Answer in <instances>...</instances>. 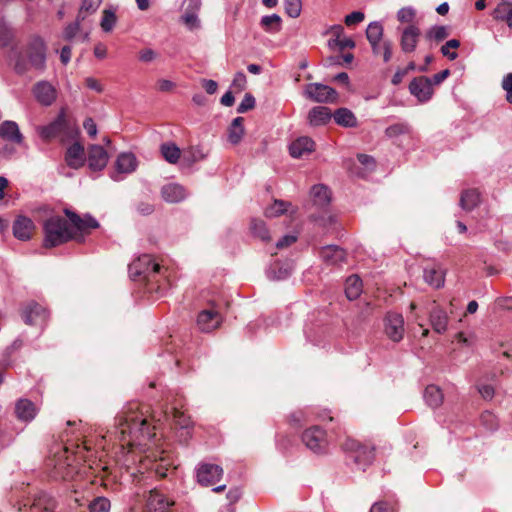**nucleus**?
I'll use <instances>...</instances> for the list:
<instances>
[{
  "mask_svg": "<svg viewBox=\"0 0 512 512\" xmlns=\"http://www.w3.org/2000/svg\"><path fill=\"white\" fill-rule=\"evenodd\" d=\"M460 46V41L457 39H450L448 40L442 47H441V53L443 56L447 57L449 60H455L458 57V54L456 52H451L452 49H456Z\"/></svg>",
  "mask_w": 512,
  "mask_h": 512,
  "instance_id": "nucleus-52",
  "label": "nucleus"
},
{
  "mask_svg": "<svg viewBox=\"0 0 512 512\" xmlns=\"http://www.w3.org/2000/svg\"><path fill=\"white\" fill-rule=\"evenodd\" d=\"M416 17V10L412 6H405L398 10L397 20L400 23L412 24Z\"/></svg>",
  "mask_w": 512,
  "mask_h": 512,
  "instance_id": "nucleus-48",
  "label": "nucleus"
},
{
  "mask_svg": "<svg viewBox=\"0 0 512 512\" xmlns=\"http://www.w3.org/2000/svg\"><path fill=\"white\" fill-rule=\"evenodd\" d=\"M110 501L106 497H96L89 504L90 512H109Z\"/></svg>",
  "mask_w": 512,
  "mask_h": 512,
  "instance_id": "nucleus-46",
  "label": "nucleus"
},
{
  "mask_svg": "<svg viewBox=\"0 0 512 512\" xmlns=\"http://www.w3.org/2000/svg\"><path fill=\"white\" fill-rule=\"evenodd\" d=\"M32 93L36 101L45 107L51 106L57 99L56 88L46 80L37 82L32 88Z\"/></svg>",
  "mask_w": 512,
  "mask_h": 512,
  "instance_id": "nucleus-10",
  "label": "nucleus"
},
{
  "mask_svg": "<svg viewBox=\"0 0 512 512\" xmlns=\"http://www.w3.org/2000/svg\"><path fill=\"white\" fill-rule=\"evenodd\" d=\"M404 319L401 314L389 312L385 318V333L394 342H399L404 335Z\"/></svg>",
  "mask_w": 512,
  "mask_h": 512,
  "instance_id": "nucleus-13",
  "label": "nucleus"
},
{
  "mask_svg": "<svg viewBox=\"0 0 512 512\" xmlns=\"http://www.w3.org/2000/svg\"><path fill=\"white\" fill-rule=\"evenodd\" d=\"M291 203L283 200H274V202L265 209V216L268 218L278 217L288 212Z\"/></svg>",
  "mask_w": 512,
  "mask_h": 512,
  "instance_id": "nucleus-40",
  "label": "nucleus"
},
{
  "mask_svg": "<svg viewBox=\"0 0 512 512\" xmlns=\"http://www.w3.org/2000/svg\"><path fill=\"white\" fill-rule=\"evenodd\" d=\"M410 131V127L406 123H396L390 125L385 130V135L389 138H394L403 134H407Z\"/></svg>",
  "mask_w": 512,
  "mask_h": 512,
  "instance_id": "nucleus-50",
  "label": "nucleus"
},
{
  "mask_svg": "<svg viewBox=\"0 0 512 512\" xmlns=\"http://www.w3.org/2000/svg\"><path fill=\"white\" fill-rule=\"evenodd\" d=\"M138 161L136 156L131 152H124L118 155L115 162L116 173L111 175L114 181H120V174H130L136 170Z\"/></svg>",
  "mask_w": 512,
  "mask_h": 512,
  "instance_id": "nucleus-15",
  "label": "nucleus"
},
{
  "mask_svg": "<svg viewBox=\"0 0 512 512\" xmlns=\"http://www.w3.org/2000/svg\"><path fill=\"white\" fill-rule=\"evenodd\" d=\"M64 213L76 230L85 232L88 229H95L99 227L98 221L89 214H86L81 218L78 214L69 209H65Z\"/></svg>",
  "mask_w": 512,
  "mask_h": 512,
  "instance_id": "nucleus-24",
  "label": "nucleus"
},
{
  "mask_svg": "<svg viewBox=\"0 0 512 512\" xmlns=\"http://www.w3.org/2000/svg\"><path fill=\"white\" fill-rule=\"evenodd\" d=\"M292 270V263H287L285 265L275 263L274 265L268 268L266 274L270 280H284L291 274Z\"/></svg>",
  "mask_w": 512,
  "mask_h": 512,
  "instance_id": "nucleus-35",
  "label": "nucleus"
},
{
  "mask_svg": "<svg viewBox=\"0 0 512 512\" xmlns=\"http://www.w3.org/2000/svg\"><path fill=\"white\" fill-rule=\"evenodd\" d=\"M321 260L327 265H339L346 259V252L337 245H326L320 248L318 252Z\"/></svg>",
  "mask_w": 512,
  "mask_h": 512,
  "instance_id": "nucleus-18",
  "label": "nucleus"
},
{
  "mask_svg": "<svg viewBox=\"0 0 512 512\" xmlns=\"http://www.w3.org/2000/svg\"><path fill=\"white\" fill-rule=\"evenodd\" d=\"M501 87L506 92V101L512 104V73H508L503 77Z\"/></svg>",
  "mask_w": 512,
  "mask_h": 512,
  "instance_id": "nucleus-57",
  "label": "nucleus"
},
{
  "mask_svg": "<svg viewBox=\"0 0 512 512\" xmlns=\"http://www.w3.org/2000/svg\"><path fill=\"white\" fill-rule=\"evenodd\" d=\"M244 135L243 118L236 117L228 128V140L230 143L238 144Z\"/></svg>",
  "mask_w": 512,
  "mask_h": 512,
  "instance_id": "nucleus-39",
  "label": "nucleus"
},
{
  "mask_svg": "<svg viewBox=\"0 0 512 512\" xmlns=\"http://www.w3.org/2000/svg\"><path fill=\"white\" fill-rule=\"evenodd\" d=\"M44 246L46 248L59 246L74 237L73 229L68 221L60 216H51L44 224Z\"/></svg>",
  "mask_w": 512,
  "mask_h": 512,
  "instance_id": "nucleus-3",
  "label": "nucleus"
},
{
  "mask_svg": "<svg viewBox=\"0 0 512 512\" xmlns=\"http://www.w3.org/2000/svg\"><path fill=\"white\" fill-rule=\"evenodd\" d=\"M370 512H395V510L386 502L380 501L372 505Z\"/></svg>",
  "mask_w": 512,
  "mask_h": 512,
  "instance_id": "nucleus-62",
  "label": "nucleus"
},
{
  "mask_svg": "<svg viewBox=\"0 0 512 512\" xmlns=\"http://www.w3.org/2000/svg\"><path fill=\"white\" fill-rule=\"evenodd\" d=\"M424 280L433 288L439 289L444 286L445 273L440 267H427L424 269Z\"/></svg>",
  "mask_w": 512,
  "mask_h": 512,
  "instance_id": "nucleus-31",
  "label": "nucleus"
},
{
  "mask_svg": "<svg viewBox=\"0 0 512 512\" xmlns=\"http://www.w3.org/2000/svg\"><path fill=\"white\" fill-rule=\"evenodd\" d=\"M109 156L107 151L100 145H92L88 153V166L92 171H101L108 163Z\"/></svg>",
  "mask_w": 512,
  "mask_h": 512,
  "instance_id": "nucleus-17",
  "label": "nucleus"
},
{
  "mask_svg": "<svg viewBox=\"0 0 512 512\" xmlns=\"http://www.w3.org/2000/svg\"><path fill=\"white\" fill-rule=\"evenodd\" d=\"M343 448L347 459L352 461L360 470H365L374 459L373 448L363 445L355 439H347Z\"/></svg>",
  "mask_w": 512,
  "mask_h": 512,
  "instance_id": "nucleus-4",
  "label": "nucleus"
},
{
  "mask_svg": "<svg viewBox=\"0 0 512 512\" xmlns=\"http://www.w3.org/2000/svg\"><path fill=\"white\" fill-rule=\"evenodd\" d=\"M66 113L62 109L58 116L49 124L37 127V132L43 140H50L58 136L66 127Z\"/></svg>",
  "mask_w": 512,
  "mask_h": 512,
  "instance_id": "nucleus-14",
  "label": "nucleus"
},
{
  "mask_svg": "<svg viewBox=\"0 0 512 512\" xmlns=\"http://www.w3.org/2000/svg\"><path fill=\"white\" fill-rule=\"evenodd\" d=\"M34 224L31 219L19 216L13 223V235L22 241L30 239Z\"/></svg>",
  "mask_w": 512,
  "mask_h": 512,
  "instance_id": "nucleus-28",
  "label": "nucleus"
},
{
  "mask_svg": "<svg viewBox=\"0 0 512 512\" xmlns=\"http://www.w3.org/2000/svg\"><path fill=\"white\" fill-rule=\"evenodd\" d=\"M38 413L37 406L29 399H19L15 404V415L19 421L30 422Z\"/></svg>",
  "mask_w": 512,
  "mask_h": 512,
  "instance_id": "nucleus-23",
  "label": "nucleus"
},
{
  "mask_svg": "<svg viewBox=\"0 0 512 512\" xmlns=\"http://www.w3.org/2000/svg\"><path fill=\"white\" fill-rule=\"evenodd\" d=\"M492 17L497 21H504L512 30V0H500L492 12Z\"/></svg>",
  "mask_w": 512,
  "mask_h": 512,
  "instance_id": "nucleus-29",
  "label": "nucleus"
},
{
  "mask_svg": "<svg viewBox=\"0 0 512 512\" xmlns=\"http://www.w3.org/2000/svg\"><path fill=\"white\" fill-rule=\"evenodd\" d=\"M449 35L448 28L444 25H435L430 27L426 32L427 40H434L440 42Z\"/></svg>",
  "mask_w": 512,
  "mask_h": 512,
  "instance_id": "nucleus-43",
  "label": "nucleus"
},
{
  "mask_svg": "<svg viewBox=\"0 0 512 512\" xmlns=\"http://www.w3.org/2000/svg\"><path fill=\"white\" fill-rule=\"evenodd\" d=\"M314 150V141L307 137L302 136L293 141L289 146L290 155L293 158H301Z\"/></svg>",
  "mask_w": 512,
  "mask_h": 512,
  "instance_id": "nucleus-26",
  "label": "nucleus"
},
{
  "mask_svg": "<svg viewBox=\"0 0 512 512\" xmlns=\"http://www.w3.org/2000/svg\"><path fill=\"white\" fill-rule=\"evenodd\" d=\"M282 19L281 17L274 13L270 15H265L260 20V25L264 31L267 33H278L281 30Z\"/></svg>",
  "mask_w": 512,
  "mask_h": 512,
  "instance_id": "nucleus-38",
  "label": "nucleus"
},
{
  "mask_svg": "<svg viewBox=\"0 0 512 512\" xmlns=\"http://www.w3.org/2000/svg\"><path fill=\"white\" fill-rule=\"evenodd\" d=\"M409 92L419 102H428L433 96L432 80L426 76L413 78L409 84Z\"/></svg>",
  "mask_w": 512,
  "mask_h": 512,
  "instance_id": "nucleus-8",
  "label": "nucleus"
},
{
  "mask_svg": "<svg viewBox=\"0 0 512 512\" xmlns=\"http://www.w3.org/2000/svg\"><path fill=\"white\" fill-rule=\"evenodd\" d=\"M252 233L260 238L262 241H269L270 235L264 221L260 219H253L251 222Z\"/></svg>",
  "mask_w": 512,
  "mask_h": 512,
  "instance_id": "nucleus-44",
  "label": "nucleus"
},
{
  "mask_svg": "<svg viewBox=\"0 0 512 512\" xmlns=\"http://www.w3.org/2000/svg\"><path fill=\"white\" fill-rule=\"evenodd\" d=\"M297 240V236L293 234L284 235L280 240L277 241L276 247L282 249L284 247H288L291 244L295 243Z\"/></svg>",
  "mask_w": 512,
  "mask_h": 512,
  "instance_id": "nucleus-60",
  "label": "nucleus"
},
{
  "mask_svg": "<svg viewBox=\"0 0 512 512\" xmlns=\"http://www.w3.org/2000/svg\"><path fill=\"white\" fill-rule=\"evenodd\" d=\"M14 38V33L11 27L3 20H0V45L3 47L8 46Z\"/></svg>",
  "mask_w": 512,
  "mask_h": 512,
  "instance_id": "nucleus-47",
  "label": "nucleus"
},
{
  "mask_svg": "<svg viewBox=\"0 0 512 512\" xmlns=\"http://www.w3.org/2000/svg\"><path fill=\"white\" fill-rule=\"evenodd\" d=\"M116 24V15L111 10H104L101 19V27L103 31L110 32Z\"/></svg>",
  "mask_w": 512,
  "mask_h": 512,
  "instance_id": "nucleus-53",
  "label": "nucleus"
},
{
  "mask_svg": "<svg viewBox=\"0 0 512 512\" xmlns=\"http://www.w3.org/2000/svg\"><path fill=\"white\" fill-rule=\"evenodd\" d=\"M362 293V281L357 275L347 278L345 284V294L349 300L357 299Z\"/></svg>",
  "mask_w": 512,
  "mask_h": 512,
  "instance_id": "nucleus-37",
  "label": "nucleus"
},
{
  "mask_svg": "<svg viewBox=\"0 0 512 512\" xmlns=\"http://www.w3.org/2000/svg\"><path fill=\"white\" fill-rule=\"evenodd\" d=\"M83 127L90 137L97 135V126L92 118H87L83 123Z\"/></svg>",
  "mask_w": 512,
  "mask_h": 512,
  "instance_id": "nucleus-63",
  "label": "nucleus"
},
{
  "mask_svg": "<svg viewBox=\"0 0 512 512\" xmlns=\"http://www.w3.org/2000/svg\"><path fill=\"white\" fill-rule=\"evenodd\" d=\"M302 442L316 454L325 453L328 450V439L326 431L319 426L306 429L302 434Z\"/></svg>",
  "mask_w": 512,
  "mask_h": 512,
  "instance_id": "nucleus-5",
  "label": "nucleus"
},
{
  "mask_svg": "<svg viewBox=\"0 0 512 512\" xmlns=\"http://www.w3.org/2000/svg\"><path fill=\"white\" fill-rule=\"evenodd\" d=\"M85 84L89 89H91L97 93L103 92V86L97 79H95L93 77H87L85 79Z\"/></svg>",
  "mask_w": 512,
  "mask_h": 512,
  "instance_id": "nucleus-64",
  "label": "nucleus"
},
{
  "mask_svg": "<svg viewBox=\"0 0 512 512\" xmlns=\"http://www.w3.org/2000/svg\"><path fill=\"white\" fill-rule=\"evenodd\" d=\"M172 409L173 417L177 425H179L182 429L189 428L191 424L190 418L186 416L184 412L180 411L176 406H174Z\"/></svg>",
  "mask_w": 512,
  "mask_h": 512,
  "instance_id": "nucleus-55",
  "label": "nucleus"
},
{
  "mask_svg": "<svg viewBox=\"0 0 512 512\" xmlns=\"http://www.w3.org/2000/svg\"><path fill=\"white\" fill-rule=\"evenodd\" d=\"M185 11L181 16L182 23L190 30H196L201 27V22L198 17L201 0H185Z\"/></svg>",
  "mask_w": 512,
  "mask_h": 512,
  "instance_id": "nucleus-12",
  "label": "nucleus"
},
{
  "mask_svg": "<svg viewBox=\"0 0 512 512\" xmlns=\"http://www.w3.org/2000/svg\"><path fill=\"white\" fill-rule=\"evenodd\" d=\"M421 30L415 24H410L404 27L400 34V48L403 53L410 54L413 53L420 41Z\"/></svg>",
  "mask_w": 512,
  "mask_h": 512,
  "instance_id": "nucleus-9",
  "label": "nucleus"
},
{
  "mask_svg": "<svg viewBox=\"0 0 512 512\" xmlns=\"http://www.w3.org/2000/svg\"><path fill=\"white\" fill-rule=\"evenodd\" d=\"M480 203V194L476 189H467L460 197V207L465 211H471Z\"/></svg>",
  "mask_w": 512,
  "mask_h": 512,
  "instance_id": "nucleus-34",
  "label": "nucleus"
},
{
  "mask_svg": "<svg viewBox=\"0 0 512 512\" xmlns=\"http://www.w3.org/2000/svg\"><path fill=\"white\" fill-rule=\"evenodd\" d=\"M81 20H83L82 17L78 15L76 21L69 23L65 26L62 33V37L64 40L72 41L78 35V33L81 30Z\"/></svg>",
  "mask_w": 512,
  "mask_h": 512,
  "instance_id": "nucleus-45",
  "label": "nucleus"
},
{
  "mask_svg": "<svg viewBox=\"0 0 512 512\" xmlns=\"http://www.w3.org/2000/svg\"><path fill=\"white\" fill-rule=\"evenodd\" d=\"M366 37L370 44L380 42L383 37V26L378 21L369 23L366 29Z\"/></svg>",
  "mask_w": 512,
  "mask_h": 512,
  "instance_id": "nucleus-42",
  "label": "nucleus"
},
{
  "mask_svg": "<svg viewBox=\"0 0 512 512\" xmlns=\"http://www.w3.org/2000/svg\"><path fill=\"white\" fill-rule=\"evenodd\" d=\"M86 155L84 146L79 142H75L70 145L65 153L66 164L73 169H78L85 164Z\"/></svg>",
  "mask_w": 512,
  "mask_h": 512,
  "instance_id": "nucleus-21",
  "label": "nucleus"
},
{
  "mask_svg": "<svg viewBox=\"0 0 512 512\" xmlns=\"http://www.w3.org/2000/svg\"><path fill=\"white\" fill-rule=\"evenodd\" d=\"M305 96L317 103H334L338 93L335 89L321 83H310L305 88Z\"/></svg>",
  "mask_w": 512,
  "mask_h": 512,
  "instance_id": "nucleus-7",
  "label": "nucleus"
},
{
  "mask_svg": "<svg viewBox=\"0 0 512 512\" xmlns=\"http://www.w3.org/2000/svg\"><path fill=\"white\" fill-rule=\"evenodd\" d=\"M128 271L133 280L138 277L149 278L160 271V265L154 261L151 255L144 254L129 265Z\"/></svg>",
  "mask_w": 512,
  "mask_h": 512,
  "instance_id": "nucleus-6",
  "label": "nucleus"
},
{
  "mask_svg": "<svg viewBox=\"0 0 512 512\" xmlns=\"http://www.w3.org/2000/svg\"><path fill=\"white\" fill-rule=\"evenodd\" d=\"M333 118L335 122L340 126L349 128L357 126V118L348 108H338L333 113Z\"/></svg>",
  "mask_w": 512,
  "mask_h": 512,
  "instance_id": "nucleus-33",
  "label": "nucleus"
},
{
  "mask_svg": "<svg viewBox=\"0 0 512 512\" xmlns=\"http://www.w3.org/2000/svg\"><path fill=\"white\" fill-rule=\"evenodd\" d=\"M365 18V15L361 11H354L345 16L344 22L347 26H352L354 24H358L362 22Z\"/></svg>",
  "mask_w": 512,
  "mask_h": 512,
  "instance_id": "nucleus-58",
  "label": "nucleus"
},
{
  "mask_svg": "<svg viewBox=\"0 0 512 512\" xmlns=\"http://www.w3.org/2000/svg\"><path fill=\"white\" fill-rule=\"evenodd\" d=\"M197 480L203 486L215 485L223 475V469L217 464L202 463L197 468Z\"/></svg>",
  "mask_w": 512,
  "mask_h": 512,
  "instance_id": "nucleus-11",
  "label": "nucleus"
},
{
  "mask_svg": "<svg viewBox=\"0 0 512 512\" xmlns=\"http://www.w3.org/2000/svg\"><path fill=\"white\" fill-rule=\"evenodd\" d=\"M115 435L122 443V448L126 445L141 450L155 437L144 414L132 408L117 417Z\"/></svg>",
  "mask_w": 512,
  "mask_h": 512,
  "instance_id": "nucleus-1",
  "label": "nucleus"
},
{
  "mask_svg": "<svg viewBox=\"0 0 512 512\" xmlns=\"http://www.w3.org/2000/svg\"><path fill=\"white\" fill-rule=\"evenodd\" d=\"M102 0H82L79 15L83 13L82 19H85L87 14H93L97 11Z\"/></svg>",
  "mask_w": 512,
  "mask_h": 512,
  "instance_id": "nucleus-51",
  "label": "nucleus"
},
{
  "mask_svg": "<svg viewBox=\"0 0 512 512\" xmlns=\"http://www.w3.org/2000/svg\"><path fill=\"white\" fill-rule=\"evenodd\" d=\"M228 498L230 499V503L229 504H226L224 505L220 510L219 512H234V507H233V504L232 502L238 500L239 498V492L238 490H235V491H229L228 493Z\"/></svg>",
  "mask_w": 512,
  "mask_h": 512,
  "instance_id": "nucleus-59",
  "label": "nucleus"
},
{
  "mask_svg": "<svg viewBox=\"0 0 512 512\" xmlns=\"http://www.w3.org/2000/svg\"><path fill=\"white\" fill-rule=\"evenodd\" d=\"M333 114L330 109L325 106H316L312 108L308 113V120L312 126H321L328 123Z\"/></svg>",
  "mask_w": 512,
  "mask_h": 512,
  "instance_id": "nucleus-30",
  "label": "nucleus"
},
{
  "mask_svg": "<svg viewBox=\"0 0 512 512\" xmlns=\"http://www.w3.org/2000/svg\"><path fill=\"white\" fill-rule=\"evenodd\" d=\"M14 70L23 75L34 70L43 73L47 67V44L44 38L38 34L30 37L25 52H14L11 55Z\"/></svg>",
  "mask_w": 512,
  "mask_h": 512,
  "instance_id": "nucleus-2",
  "label": "nucleus"
},
{
  "mask_svg": "<svg viewBox=\"0 0 512 512\" xmlns=\"http://www.w3.org/2000/svg\"><path fill=\"white\" fill-rule=\"evenodd\" d=\"M23 317L27 324L37 325L44 323L48 318L46 309L38 303H29L23 311Z\"/></svg>",
  "mask_w": 512,
  "mask_h": 512,
  "instance_id": "nucleus-22",
  "label": "nucleus"
},
{
  "mask_svg": "<svg viewBox=\"0 0 512 512\" xmlns=\"http://www.w3.org/2000/svg\"><path fill=\"white\" fill-rule=\"evenodd\" d=\"M254 106H255V98L253 97L252 94L247 93V94H245L244 98L242 99V101L238 105L237 112L238 113H245L248 110L253 109Z\"/></svg>",
  "mask_w": 512,
  "mask_h": 512,
  "instance_id": "nucleus-56",
  "label": "nucleus"
},
{
  "mask_svg": "<svg viewBox=\"0 0 512 512\" xmlns=\"http://www.w3.org/2000/svg\"><path fill=\"white\" fill-rule=\"evenodd\" d=\"M284 8L287 15L291 18H297L301 14V0H284Z\"/></svg>",
  "mask_w": 512,
  "mask_h": 512,
  "instance_id": "nucleus-49",
  "label": "nucleus"
},
{
  "mask_svg": "<svg viewBox=\"0 0 512 512\" xmlns=\"http://www.w3.org/2000/svg\"><path fill=\"white\" fill-rule=\"evenodd\" d=\"M174 505V501L157 489L149 492L147 498L148 512H169Z\"/></svg>",
  "mask_w": 512,
  "mask_h": 512,
  "instance_id": "nucleus-16",
  "label": "nucleus"
},
{
  "mask_svg": "<svg viewBox=\"0 0 512 512\" xmlns=\"http://www.w3.org/2000/svg\"><path fill=\"white\" fill-rule=\"evenodd\" d=\"M162 198L168 203H178L187 197L186 190L177 183H169L161 189Z\"/></svg>",
  "mask_w": 512,
  "mask_h": 512,
  "instance_id": "nucleus-25",
  "label": "nucleus"
},
{
  "mask_svg": "<svg viewBox=\"0 0 512 512\" xmlns=\"http://www.w3.org/2000/svg\"><path fill=\"white\" fill-rule=\"evenodd\" d=\"M311 198L315 205L324 207L330 203L331 193L327 186L322 184L314 185L310 191Z\"/></svg>",
  "mask_w": 512,
  "mask_h": 512,
  "instance_id": "nucleus-32",
  "label": "nucleus"
},
{
  "mask_svg": "<svg viewBox=\"0 0 512 512\" xmlns=\"http://www.w3.org/2000/svg\"><path fill=\"white\" fill-rule=\"evenodd\" d=\"M160 150L164 159L171 164H175L180 158V149L174 143H164Z\"/></svg>",
  "mask_w": 512,
  "mask_h": 512,
  "instance_id": "nucleus-41",
  "label": "nucleus"
},
{
  "mask_svg": "<svg viewBox=\"0 0 512 512\" xmlns=\"http://www.w3.org/2000/svg\"><path fill=\"white\" fill-rule=\"evenodd\" d=\"M232 86L239 91L243 90L246 86V76L243 72H237L232 81Z\"/></svg>",
  "mask_w": 512,
  "mask_h": 512,
  "instance_id": "nucleus-61",
  "label": "nucleus"
},
{
  "mask_svg": "<svg viewBox=\"0 0 512 512\" xmlns=\"http://www.w3.org/2000/svg\"><path fill=\"white\" fill-rule=\"evenodd\" d=\"M429 320L433 330L436 333L442 334L446 332L448 328L449 317L444 309L438 306L434 307L430 312Z\"/></svg>",
  "mask_w": 512,
  "mask_h": 512,
  "instance_id": "nucleus-27",
  "label": "nucleus"
},
{
  "mask_svg": "<svg viewBox=\"0 0 512 512\" xmlns=\"http://www.w3.org/2000/svg\"><path fill=\"white\" fill-rule=\"evenodd\" d=\"M222 323V316L215 310H203L197 317V325L202 332H211Z\"/></svg>",
  "mask_w": 512,
  "mask_h": 512,
  "instance_id": "nucleus-19",
  "label": "nucleus"
},
{
  "mask_svg": "<svg viewBox=\"0 0 512 512\" xmlns=\"http://www.w3.org/2000/svg\"><path fill=\"white\" fill-rule=\"evenodd\" d=\"M481 423L487 430H495L498 427V420L496 416L489 411H486L481 415Z\"/></svg>",
  "mask_w": 512,
  "mask_h": 512,
  "instance_id": "nucleus-54",
  "label": "nucleus"
},
{
  "mask_svg": "<svg viewBox=\"0 0 512 512\" xmlns=\"http://www.w3.org/2000/svg\"><path fill=\"white\" fill-rule=\"evenodd\" d=\"M424 400L432 408L439 407L443 402V393L436 385H428L424 390Z\"/></svg>",
  "mask_w": 512,
  "mask_h": 512,
  "instance_id": "nucleus-36",
  "label": "nucleus"
},
{
  "mask_svg": "<svg viewBox=\"0 0 512 512\" xmlns=\"http://www.w3.org/2000/svg\"><path fill=\"white\" fill-rule=\"evenodd\" d=\"M0 138L5 141L21 145L24 142V136L15 121L6 120L0 124Z\"/></svg>",
  "mask_w": 512,
  "mask_h": 512,
  "instance_id": "nucleus-20",
  "label": "nucleus"
}]
</instances>
